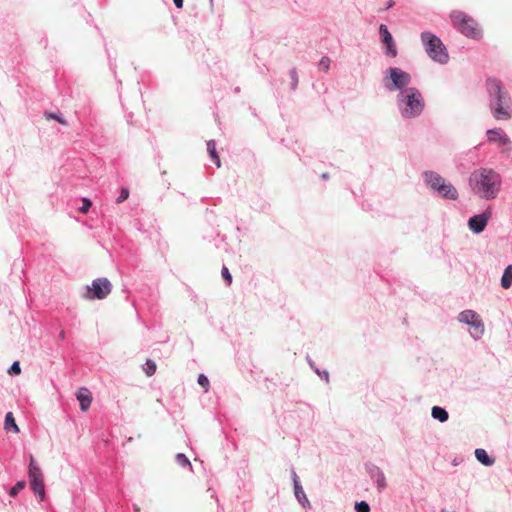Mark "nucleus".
Segmentation results:
<instances>
[{
	"label": "nucleus",
	"instance_id": "f257e3e1",
	"mask_svg": "<svg viewBox=\"0 0 512 512\" xmlns=\"http://www.w3.org/2000/svg\"><path fill=\"white\" fill-rule=\"evenodd\" d=\"M486 91L488 107L493 118L498 121L510 120L512 118V98L502 82L496 78H487Z\"/></svg>",
	"mask_w": 512,
	"mask_h": 512
},
{
	"label": "nucleus",
	"instance_id": "f03ea898",
	"mask_svg": "<svg viewBox=\"0 0 512 512\" xmlns=\"http://www.w3.org/2000/svg\"><path fill=\"white\" fill-rule=\"evenodd\" d=\"M469 184L477 196L485 200H492L501 190L502 177L491 168H479L470 175Z\"/></svg>",
	"mask_w": 512,
	"mask_h": 512
},
{
	"label": "nucleus",
	"instance_id": "7ed1b4c3",
	"mask_svg": "<svg viewBox=\"0 0 512 512\" xmlns=\"http://www.w3.org/2000/svg\"><path fill=\"white\" fill-rule=\"evenodd\" d=\"M397 108L404 119L419 117L424 110L425 102L421 92L416 87H408L397 94Z\"/></svg>",
	"mask_w": 512,
	"mask_h": 512
},
{
	"label": "nucleus",
	"instance_id": "20e7f679",
	"mask_svg": "<svg viewBox=\"0 0 512 512\" xmlns=\"http://www.w3.org/2000/svg\"><path fill=\"white\" fill-rule=\"evenodd\" d=\"M423 178L430 190L437 193L441 198L453 201L458 199L459 194L457 189L437 172L425 171Z\"/></svg>",
	"mask_w": 512,
	"mask_h": 512
},
{
	"label": "nucleus",
	"instance_id": "39448f33",
	"mask_svg": "<svg viewBox=\"0 0 512 512\" xmlns=\"http://www.w3.org/2000/svg\"><path fill=\"white\" fill-rule=\"evenodd\" d=\"M420 37L427 55L434 62L446 64L449 61L448 51L438 36L431 32L424 31L421 33Z\"/></svg>",
	"mask_w": 512,
	"mask_h": 512
},
{
	"label": "nucleus",
	"instance_id": "423d86ee",
	"mask_svg": "<svg viewBox=\"0 0 512 512\" xmlns=\"http://www.w3.org/2000/svg\"><path fill=\"white\" fill-rule=\"evenodd\" d=\"M453 27L464 36L478 40L482 37L478 23L468 14L462 11H453L450 14Z\"/></svg>",
	"mask_w": 512,
	"mask_h": 512
},
{
	"label": "nucleus",
	"instance_id": "0eeeda50",
	"mask_svg": "<svg viewBox=\"0 0 512 512\" xmlns=\"http://www.w3.org/2000/svg\"><path fill=\"white\" fill-rule=\"evenodd\" d=\"M411 75L398 67H389L383 75V85L389 92L402 91L408 88L411 83Z\"/></svg>",
	"mask_w": 512,
	"mask_h": 512
},
{
	"label": "nucleus",
	"instance_id": "6e6552de",
	"mask_svg": "<svg viewBox=\"0 0 512 512\" xmlns=\"http://www.w3.org/2000/svg\"><path fill=\"white\" fill-rule=\"evenodd\" d=\"M85 290L83 298L88 300H103L111 293L112 283L106 277H99L94 279L91 285H87Z\"/></svg>",
	"mask_w": 512,
	"mask_h": 512
},
{
	"label": "nucleus",
	"instance_id": "1a4fd4ad",
	"mask_svg": "<svg viewBox=\"0 0 512 512\" xmlns=\"http://www.w3.org/2000/svg\"><path fill=\"white\" fill-rule=\"evenodd\" d=\"M29 479L30 486L40 498V501L45 499V486L41 470L35 465L34 459L31 457L29 466Z\"/></svg>",
	"mask_w": 512,
	"mask_h": 512
},
{
	"label": "nucleus",
	"instance_id": "9d476101",
	"mask_svg": "<svg viewBox=\"0 0 512 512\" xmlns=\"http://www.w3.org/2000/svg\"><path fill=\"white\" fill-rule=\"evenodd\" d=\"M490 218L491 211L487 209L480 214L470 217L468 220V227L474 234H480L485 230Z\"/></svg>",
	"mask_w": 512,
	"mask_h": 512
},
{
	"label": "nucleus",
	"instance_id": "9b49d317",
	"mask_svg": "<svg viewBox=\"0 0 512 512\" xmlns=\"http://www.w3.org/2000/svg\"><path fill=\"white\" fill-rule=\"evenodd\" d=\"M459 321L475 328L480 335L484 332V325L479 319V315L473 310H464L459 314Z\"/></svg>",
	"mask_w": 512,
	"mask_h": 512
},
{
	"label": "nucleus",
	"instance_id": "f8f14e48",
	"mask_svg": "<svg viewBox=\"0 0 512 512\" xmlns=\"http://www.w3.org/2000/svg\"><path fill=\"white\" fill-rule=\"evenodd\" d=\"M487 140L490 143L499 142L502 145H509L511 143L509 137L501 128L489 129L486 132Z\"/></svg>",
	"mask_w": 512,
	"mask_h": 512
},
{
	"label": "nucleus",
	"instance_id": "ddd939ff",
	"mask_svg": "<svg viewBox=\"0 0 512 512\" xmlns=\"http://www.w3.org/2000/svg\"><path fill=\"white\" fill-rule=\"evenodd\" d=\"M76 397L77 400L79 401L80 409L82 411L88 410L92 402V397L89 390L84 387L80 388L76 394Z\"/></svg>",
	"mask_w": 512,
	"mask_h": 512
},
{
	"label": "nucleus",
	"instance_id": "4468645a",
	"mask_svg": "<svg viewBox=\"0 0 512 512\" xmlns=\"http://www.w3.org/2000/svg\"><path fill=\"white\" fill-rule=\"evenodd\" d=\"M500 284L503 289H509L512 286V264L505 268Z\"/></svg>",
	"mask_w": 512,
	"mask_h": 512
},
{
	"label": "nucleus",
	"instance_id": "2eb2a0df",
	"mask_svg": "<svg viewBox=\"0 0 512 512\" xmlns=\"http://www.w3.org/2000/svg\"><path fill=\"white\" fill-rule=\"evenodd\" d=\"M4 428L7 432H18L19 428L16 424L15 418L12 412H7L4 420Z\"/></svg>",
	"mask_w": 512,
	"mask_h": 512
},
{
	"label": "nucleus",
	"instance_id": "dca6fc26",
	"mask_svg": "<svg viewBox=\"0 0 512 512\" xmlns=\"http://www.w3.org/2000/svg\"><path fill=\"white\" fill-rule=\"evenodd\" d=\"M431 414H432V417L435 420H438L441 423L446 422L448 420V418H449V414L446 411V409L442 408L440 406H434L432 408V413Z\"/></svg>",
	"mask_w": 512,
	"mask_h": 512
},
{
	"label": "nucleus",
	"instance_id": "f3484780",
	"mask_svg": "<svg viewBox=\"0 0 512 512\" xmlns=\"http://www.w3.org/2000/svg\"><path fill=\"white\" fill-rule=\"evenodd\" d=\"M207 152L211 157L212 161L216 164L217 167L221 166L220 158L216 151V143L214 140L207 141Z\"/></svg>",
	"mask_w": 512,
	"mask_h": 512
},
{
	"label": "nucleus",
	"instance_id": "a211bd4d",
	"mask_svg": "<svg viewBox=\"0 0 512 512\" xmlns=\"http://www.w3.org/2000/svg\"><path fill=\"white\" fill-rule=\"evenodd\" d=\"M293 480H294V489H295V496L297 497V499L301 502L302 499H304L306 502H308L306 496H305V493L302 489V487L300 486L299 482H298V478H297V475L296 473H293Z\"/></svg>",
	"mask_w": 512,
	"mask_h": 512
},
{
	"label": "nucleus",
	"instance_id": "6ab92c4d",
	"mask_svg": "<svg viewBox=\"0 0 512 512\" xmlns=\"http://www.w3.org/2000/svg\"><path fill=\"white\" fill-rule=\"evenodd\" d=\"M307 361L309 366L313 369V371L320 376L321 379H324L326 382H329V372L327 370H320L315 366V363L307 357Z\"/></svg>",
	"mask_w": 512,
	"mask_h": 512
},
{
	"label": "nucleus",
	"instance_id": "aec40b11",
	"mask_svg": "<svg viewBox=\"0 0 512 512\" xmlns=\"http://www.w3.org/2000/svg\"><path fill=\"white\" fill-rule=\"evenodd\" d=\"M476 458L484 465H491L494 462V459L489 457L486 453V450H475Z\"/></svg>",
	"mask_w": 512,
	"mask_h": 512
},
{
	"label": "nucleus",
	"instance_id": "412c9836",
	"mask_svg": "<svg viewBox=\"0 0 512 512\" xmlns=\"http://www.w3.org/2000/svg\"><path fill=\"white\" fill-rule=\"evenodd\" d=\"M156 368V363L152 359H147L143 364V371L149 377L155 374Z\"/></svg>",
	"mask_w": 512,
	"mask_h": 512
},
{
	"label": "nucleus",
	"instance_id": "4be33fe9",
	"mask_svg": "<svg viewBox=\"0 0 512 512\" xmlns=\"http://www.w3.org/2000/svg\"><path fill=\"white\" fill-rule=\"evenodd\" d=\"M379 33L381 36V40L384 44L387 42H391V40H393L392 34L389 32V30L385 24L380 25Z\"/></svg>",
	"mask_w": 512,
	"mask_h": 512
},
{
	"label": "nucleus",
	"instance_id": "5701e85b",
	"mask_svg": "<svg viewBox=\"0 0 512 512\" xmlns=\"http://www.w3.org/2000/svg\"><path fill=\"white\" fill-rule=\"evenodd\" d=\"M385 55L391 58H394L397 56V48L395 45L394 40H391V42L385 43Z\"/></svg>",
	"mask_w": 512,
	"mask_h": 512
},
{
	"label": "nucleus",
	"instance_id": "b1692460",
	"mask_svg": "<svg viewBox=\"0 0 512 512\" xmlns=\"http://www.w3.org/2000/svg\"><path fill=\"white\" fill-rule=\"evenodd\" d=\"M289 76L291 78L290 89L292 91H295L298 87V82H299L298 73H297L296 68H291L289 70Z\"/></svg>",
	"mask_w": 512,
	"mask_h": 512
},
{
	"label": "nucleus",
	"instance_id": "393cba45",
	"mask_svg": "<svg viewBox=\"0 0 512 512\" xmlns=\"http://www.w3.org/2000/svg\"><path fill=\"white\" fill-rule=\"evenodd\" d=\"M45 117L47 119L56 120L58 123H60L62 125H67V121L64 119V117L61 113L46 112Z\"/></svg>",
	"mask_w": 512,
	"mask_h": 512
},
{
	"label": "nucleus",
	"instance_id": "a878e982",
	"mask_svg": "<svg viewBox=\"0 0 512 512\" xmlns=\"http://www.w3.org/2000/svg\"><path fill=\"white\" fill-rule=\"evenodd\" d=\"M330 63V58L328 56H323L318 63L319 69L323 70L324 72H327L330 68Z\"/></svg>",
	"mask_w": 512,
	"mask_h": 512
},
{
	"label": "nucleus",
	"instance_id": "bb28decb",
	"mask_svg": "<svg viewBox=\"0 0 512 512\" xmlns=\"http://www.w3.org/2000/svg\"><path fill=\"white\" fill-rule=\"evenodd\" d=\"M91 206H92V201L90 199L84 197V198H82V205H81V207H79L78 210L80 213L86 214L90 210Z\"/></svg>",
	"mask_w": 512,
	"mask_h": 512
},
{
	"label": "nucleus",
	"instance_id": "cd10ccee",
	"mask_svg": "<svg viewBox=\"0 0 512 512\" xmlns=\"http://www.w3.org/2000/svg\"><path fill=\"white\" fill-rule=\"evenodd\" d=\"M25 487V482L24 481H20V482H17L11 489H10V492L9 494L14 497L16 496L23 488Z\"/></svg>",
	"mask_w": 512,
	"mask_h": 512
},
{
	"label": "nucleus",
	"instance_id": "c85d7f7f",
	"mask_svg": "<svg viewBox=\"0 0 512 512\" xmlns=\"http://www.w3.org/2000/svg\"><path fill=\"white\" fill-rule=\"evenodd\" d=\"M129 197V189L126 187L121 188L119 196L116 198V203H122Z\"/></svg>",
	"mask_w": 512,
	"mask_h": 512
},
{
	"label": "nucleus",
	"instance_id": "c756f323",
	"mask_svg": "<svg viewBox=\"0 0 512 512\" xmlns=\"http://www.w3.org/2000/svg\"><path fill=\"white\" fill-rule=\"evenodd\" d=\"M10 375H19L21 373V366L19 361H14L8 369Z\"/></svg>",
	"mask_w": 512,
	"mask_h": 512
},
{
	"label": "nucleus",
	"instance_id": "7c9ffc66",
	"mask_svg": "<svg viewBox=\"0 0 512 512\" xmlns=\"http://www.w3.org/2000/svg\"><path fill=\"white\" fill-rule=\"evenodd\" d=\"M221 275L224 279V281L230 285L232 283V275L229 271V269L226 267V266H223L222 267V270H221Z\"/></svg>",
	"mask_w": 512,
	"mask_h": 512
},
{
	"label": "nucleus",
	"instance_id": "2f4dec72",
	"mask_svg": "<svg viewBox=\"0 0 512 512\" xmlns=\"http://www.w3.org/2000/svg\"><path fill=\"white\" fill-rule=\"evenodd\" d=\"M197 382L198 384L205 388V390H208V387H209V379L206 375L204 374H199L198 376V379H197Z\"/></svg>",
	"mask_w": 512,
	"mask_h": 512
},
{
	"label": "nucleus",
	"instance_id": "473e14b6",
	"mask_svg": "<svg viewBox=\"0 0 512 512\" xmlns=\"http://www.w3.org/2000/svg\"><path fill=\"white\" fill-rule=\"evenodd\" d=\"M355 509L357 512H370V507L367 502L361 501L356 503Z\"/></svg>",
	"mask_w": 512,
	"mask_h": 512
},
{
	"label": "nucleus",
	"instance_id": "72a5a7b5",
	"mask_svg": "<svg viewBox=\"0 0 512 512\" xmlns=\"http://www.w3.org/2000/svg\"><path fill=\"white\" fill-rule=\"evenodd\" d=\"M176 461L181 466L190 465V462H189L188 458L184 454H182V453L177 454Z\"/></svg>",
	"mask_w": 512,
	"mask_h": 512
},
{
	"label": "nucleus",
	"instance_id": "f704fd0d",
	"mask_svg": "<svg viewBox=\"0 0 512 512\" xmlns=\"http://www.w3.org/2000/svg\"><path fill=\"white\" fill-rule=\"evenodd\" d=\"M394 4H395V2H394L393 0H389V1L386 3V5H385L383 8H381V9L379 10V12L389 10L390 8H392V7L394 6Z\"/></svg>",
	"mask_w": 512,
	"mask_h": 512
},
{
	"label": "nucleus",
	"instance_id": "c9c22d12",
	"mask_svg": "<svg viewBox=\"0 0 512 512\" xmlns=\"http://www.w3.org/2000/svg\"><path fill=\"white\" fill-rule=\"evenodd\" d=\"M173 2L178 9L183 7V0H173Z\"/></svg>",
	"mask_w": 512,
	"mask_h": 512
},
{
	"label": "nucleus",
	"instance_id": "e433bc0d",
	"mask_svg": "<svg viewBox=\"0 0 512 512\" xmlns=\"http://www.w3.org/2000/svg\"><path fill=\"white\" fill-rule=\"evenodd\" d=\"M321 178H322L323 180H327V179H329V174H328V173H323V174L321 175Z\"/></svg>",
	"mask_w": 512,
	"mask_h": 512
}]
</instances>
